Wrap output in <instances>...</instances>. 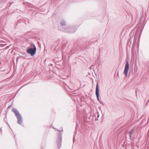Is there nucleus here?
Segmentation results:
<instances>
[{
  "label": "nucleus",
  "mask_w": 149,
  "mask_h": 149,
  "mask_svg": "<svg viewBox=\"0 0 149 149\" xmlns=\"http://www.w3.org/2000/svg\"><path fill=\"white\" fill-rule=\"evenodd\" d=\"M12 111L14 113L16 116L17 120V123L19 124H21L22 122V118L18 111L15 109H13Z\"/></svg>",
  "instance_id": "1"
},
{
  "label": "nucleus",
  "mask_w": 149,
  "mask_h": 149,
  "mask_svg": "<svg viewBox=\"0 0 149 149\" xmlns=\"http://www.w3.org/2000/svg\"><path fill=\"white\" fill-rule=\"evenodd\" d=\"M129 68V64L128 61H127L125 64L124 73L125 75L127 77Z\"/></svg>",
  "instance_id": "2"
},
{
  "label": "nucleus",
  "mask_w": 149,
  "mask_h": 149,
  "mask_svg": "<svg viewBox=\"0 0 149 149\" xmlns=\"http://www.w3.org/2000/svg\"><path fill=\"white\" fill-rule=\"evenodd\" d=\"M36 51V48L34 45V46L33 49L30 48L27 50V52L30 54L31 55H33L35 54Z\"/></svg>",
  "instance_id": "3"
},
{
  "label": "nucleus",
  "mask_w": 149,
  "mask_h": 149,
  "mask_svg": "<svg viewBox=\"0 0 149 149\" xmlns=\"http://www.w3.org/2000/svg\"><path fill=\"white\" fill-rule=\"evenodd\" d=\"M96 95L98 100L99 101V91L98 89V84L97 83V84L96 88Z\"/></svg>",
  "instance_id": "4"
},
{
  "label": "nucleus",
  "mask_w": 149,
  "mask_h": 149,
  "mask_svg": "<svg viewBox=\"0 0 149 149\" xmlns=\"http://www.w3.org/2000/svg\"><path fill=\"white\" fill-rule=\"evenodd\" d=\"M134 131L133 130H132L129 132L130 136V137H132V134L134 133Z\"/></svg>",
  "instance_id": "5"
}]
</instances>
